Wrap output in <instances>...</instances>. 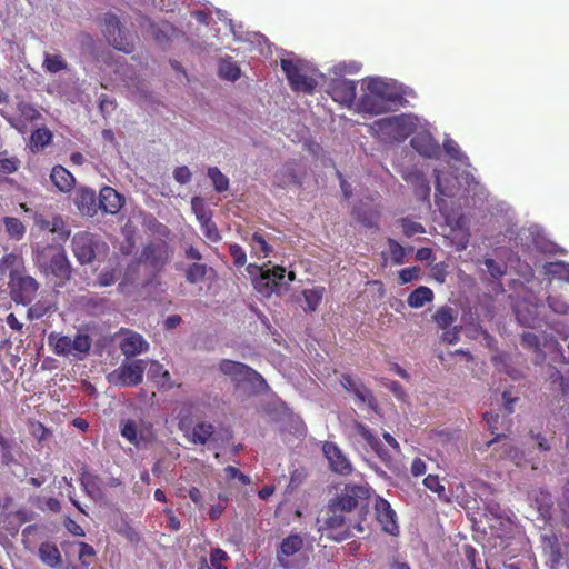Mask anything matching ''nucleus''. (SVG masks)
Here are the masks:
<instances>
[{
  "instance_id": "obj_40",
  "label": "nucleus",
  "mask_w": 569,
  "mask_h": 569,
  "mask_svg": "<svg viewBox=\"0 0 569 569\" xmlns=\"http://www.w3.org/2000/svg\"><path fill=\"white\" fill-rule=\"evenodd\" d=\"M6 232L12 239L20 240L26 233V227L20 219L14 217H6L3 219Z\"/></svg>"
},
{
  "instance_id": "obj_15",
  "label": "nucleus",
  "mask_w": 569,
  "mask_h": 569,
  "mask_svg": "<svg viewBox=\"0 0 569 569\" xmlns=\"http://www.w3.org/2000/svg\"><path fill=\"white\" fill-rule=\"evenodd\" d=\"M322 451L325 457L328 459L330 468L333 472L341 476L351 475L353 468L350 460L345 456V453L335 442H325Z\"/></svg>"
},
{
  "instance_id": "obj_55",
  "label": "nucleus",
  "mask_w": 569,
  "mask_h": 569,
  "mask_svg": "<svg viewBox=\"0 0 569 569\" xmlns=\"http://www.w3.org/2000/svg\"><path fill=\"white\" fill-rule=\"evenodd\" d=\"M154 367H157V369L161 371L159 379L157 380L158 386L168 390L174 388L176 383L171 381L169 371L164 370L163 367L158 362L154 363Z\"/></svg>"
},
{
  "instance_id": "obj_3",
  "label": "nucleus",
  "mask_w": 569,
  "mask_h": 569,
  "mask_svg": "<svg viewBox=\"0 0 569 569\" xmlns=\"http://www.w3.org/2000/svg\"><path fill=\"white\" fill-rule=\"evenodd\" d=\"M321 522L320 530L326 531L327 537L335 541H343L352 536V531L363 532L361 519H352L332 499L329 501L325 516L318 520Z\"/></svg>"
},
{
  "instance_id": "obj_52",
  "label": "nucleus",
  "mask_w": 569,
  "mask_h": 569,
  "mask_svg": "<svg viewBox=\"0 0 569 569\" xmlns=\"http://www.w3.org/2000/svg\"><path fill=\"white\" fill-rule=\"evenodd\" d=\"M483 264L486 266L488 272L491 274L492 278L499 279L506 273V267L498 263L492 258H486L483 260Z\"/></svg>"
},
{
  "instance_id": "obj_13",
  "label": "nucleus",
  "mask_w": 569,
  "mask_h": 569,
  "mask_svg": "<svg viewBox=\"0 0 569 569\" xmlns=\"http://www.w3.org/2000/svg\"><path fill=\"white\" fill-rule=\"evenodd\" d=\"M178 427L192 445H206L208 441L214 440V426L210 422L200 421L192 427L190 421L183 418L180 419Z\"/></svg>"
},
{
  "instance_id": "obj_11",
  "label": "nucleus",
  "mask_w": 569,
  "mask_h": 569,
  "mask_svg": "<svg viewBox=\"0 0 569 569\" xmlns=\"http://www.w3.org/2000/svg\"><path fill=\"white\" fill-rule=\"evenodd\" d=\"M340 383L343 389L353 395V397L361 403H366L376 413L379 412V405L373 392L365 386L359 378H355L349 373H343L340 378Z\"/></svg>"
},
{
  "instance_id": "obj_27",
  "label": "nucleus",
  "mask_w": 569,
  "mask_h": 569,
  "mask_svg": "<svg viewBox=\"0 0 569 569\" xmlns=\"http://www.w3.org/2000/svg\"><path fill=\"white\" fill-rule=\"evenodd\" d=\"M368 90L375 92L389 106L390 103L397 102L401 99V94L392 86L380 79L370 80L368 83Z\"/></svg>"
},
{
  "instance_id": "obj_32",
  "label": "nucleus",
  "mask_w": 569,
  "mask_h": 569,
  "mask_svg": "<svg viewBox=\"0 0 569 569\" xmlns=\"http://www.w3.org/2000/svg\"><path fill=\"white\" fill-rule=\"evenodd\" d=\"M303 547V540L300 535L293 533L284 538L278 550V559L282 561V557H290L297 553Z\"/></svg>"
},
{
  "instance_id": "obj_56",
  "label": "nucleus",
  "mask_w": 569,
  "mask_h": 569,
  "mask_svg": "<svg viewBox=\"0 0 569 569\" xmlns=\"http://www.w3.org/2000/svg\"><path fill=\"white\" fill-rule=\"evenodd\" d=\"M443 147L447 154L453 160L462 161L463 158H466L465 153L460 150L458 143L455 142L453 140L446 141Z\"/></svg>"
},
{
  "instance_id": "obj_8",
  "label": "nucleus",
  "mask_w": 569,
  "mask_h": 569,
  "mask_svg": "<svg viewBox=\"0 0 569 569\" xmlns=\"http://www.w3.org/2000/svg\"><path fill=\"white\" fill-rule=\"evenodd\" d=\"M219 369L237 385L249 383L256 386L266 383L263 377L258 371L242 362L223 359L219 363Z\"/></svg>"
},
{
  "instance_id": "obj_2",
  "label": "nucleus",
  "mask_w": 569,
  "mask_h": 569,
  "mask_svg": "<svg viewBox=\"0 0 569 569\" xmlns=\"http://www.w3.org/2000/svg\"><path fill=\"white\" fill-rule=\"evenodd\" d=\"M33 261L41 273L52 278L57 287L64 286L71 278V263L60 246L47 244L38 248Z\"/></svg>"
},
{
  "instance_id": "obj_60",
  "label": "nucleus",
  "mask_w": 569,
  "mask_h": 569,
  "mask_svg": "<svg viewBox=\"0 0 569 569\" xmlns=\"http://www.w3.org/2000/svg\"><path fill=\"white\" fill-rule=\"evenodd\" d=\"M420 272L419 267H409L399 271V280L402 284L411 282L417 279Z\"/></svg>"
},
{
  "instance_id": "obj_24",
  "label": "nucleus",
  "mask_w": 569,
  "mask_h": 569,
  "mask_svg": "<svg viewBox=\"0 0 569 569\" xmlns=\"http://www.w3.org/2000/svg\"><path fill=\"white\" fill-rule=\"evenodd\" d=\"M19 117L16 122H11L14 128L23 132L29 123L39 121L41 113L29 102L20 101L17 106Z\"/></svg>"
},
{
  "instance_id": "obj_12",
  "label": "nucleus",
  "mask_w": 569,
  "mask_h": 569,
  "mask_svg": "<svg viewBox=\"0 0 569 569\" xmlns=\"http://www.w3.org/2000/svg\"><path fill=\"white\" fill-rule=\"evenodd\" d=\"M371 129L388 136L407 138L412 132V122L405 116H391L376 120Z\"/></svg>"
},
{
  "instance_id": "obj_48",
  "label": "nucleus",
  "mask_w": 569,
  "mask_h": 569,
  "mask_svg": "<svg viewBox=\"0 0 569 569\" xmlns=\"http://www.w3.org/2000/svg\"><path fill=\"white\" fill-rule=\"evenodd\" d=\"M1 463L10 467L16 462L12 453V442L0 433Z\"/></svg>"
},
{
  "instance_id": "obj_36",
  "label": "nucleus",
  "mask_w": 569,
  "mask_h": 569,
  "mask_svg": "<svg viewBox=\"0 0 569 569\" xmlns=\"http://www.w3.org/2000/svg\"><path fill=\"white\" fill-rule=\"evenodd\" d=\"M432 299L433 291L429 287L420 286L408 296L407 302L411 308H421Z\"/></svg>"
},
{
  "instance_id": "obj_29",
  "label": "nucleus",
  "mask_w": 569,
  "mask_h": 569,
  "mask_svg": "<svg viewBox=\"0 0 569 569\" xmlns=\"http://www.w3.org/2000/svg\"><path fill=\"white\" fill-rule=\"evenodd\" d=\"M515 313L518 322L527 328H535L538 323V312L536 306L518 303L515 307Z\"/></svg>"
},
{
  "instance_id": "obj_51",
  "label": "nucleus",
  "mask_w": 569,
  "mask_h": 569,
  "mask_svg": "<svg viewBox=\"0 0 569 569\" xmlns=\"http://www.w3.org/2000/svg\"><path fill=\"white\" fill-rule=\"evenodd\" d=\"M229 253L233 260V264L238 268H241L247 262V254L242 247L238 243H232L229 246Z\"/></svg>"
},
{
  "instance_id": "obj_37",
  "label": "nucleus",
  "mask_w": 569,
  "mask_h": 569,
  "mask_svg": "<svg viewBox=\"0 0 569 569\" xmlns=\"http://www.w3.org/2000/svg\"><path fill=\"white\" fill-rule=\"evenodd\" d=\"M432 319L440 329L446 330L453 325L457 313L451 307L442 306L433 313Z\"/></svg>"
},
{
  "instance_id": "obj_7",
  "label": "nucleus",
  "mask_w": 569,
  "mask_h": 569,
  "mask_svg": "<svg viewBox=\"0 0 569 569\" xmlns=\"http://www.w3.org/2000/svg\"><path fill=\"white\" fill-rule=\"evenodd\" d=\"M173 250L170 244L164 240H159L142 248L139 261L159 273L170 262Z\"/></svg>"
},
{
  "instance_id": "obj_49",
  "label": "nucleus",
  "mask_w": 569,
  "mask_h": 569,
  "mask_svg": "<svg viewBox=\"0 0 569 569\" xmlns=\"http://www.w3.org/2000/svg\"><path fill=\"white\" fill-rule=\"evenodd\" d=\"M229 559L228 553L220 549L214 548L210 551V569H227L224 562Z\"/></svg>"
},
{
  "instance_id": "obj_21",
  "label": "nucleus",
  "mask_w": 569,
  "mask_h": 569,
  "mask_svg": "<svg viewBox=\"0 0 569 569\" xmlns=\"http://www.w3.org/2000/svg\"><path fill=\"white\" fill-rule=\"evenodd\" d=\"M0 272L8 277V280L26 273L23 258L17 253H7L0 259Z\"/></svg>"
},
{
  "instance_id": "obj_53",
  "label": "nucleus",
  "mask_w": 569,
  "mask_h": 569,
  "mask_svg": "<svg viewBox=\"0 0 569 569\" xmlns=\"http://www.w3.org/2000/svg\"><path fill=\"white\" fill-rule=\"evenodd\" d=\"M268 276H271L281 291L287 290V283L284 282L286 269L281 266H276L272 269H268L264 271Z\"/></svg>"
},
{
  "instance_id": "obj_5",
  "label": "nucleus",
  "mask_w": 569,
  "mask_h": 569,
  "mask_svg": "<svg viewBox=\"0 0 569 569\" xmlns=\"http://www.w3.org/2000/svg\"><path fill=\"white\" fill-rule=\"evenodd\" d=\"M48 343L57 356L76 355L82 359L91 348V338L86 333H77L74 339L51 332L48 337Z\"/></svg>"
},
{
  "instance_id": "obj_33",
  "label": "nucleus",
  "mask_w": 569,
  "mask_h": 569,
  "mask_svg": "<svg viewBox=\"0 0 569 569\" xmlns=\"http://www.w3.org/2000/svg\"><path fill=\"white\" fill-rule=\"evenodd\" d=\"M412 148L418 151L421 156L431 158L435 156L437 146L433 139L427 134H418L410 141Z\"/></svg>"
},
{
  "instance_id": "obj_6",
  "label": "nucleus",
  "mask_w": 569,
  "mask_h": 569,
  "mask_svg": "<svg viewBox=\"0 0 569 569\" xmlns=\"http://www.w3.org/2000/svg\"><path fill=\"white\" fill-rule=\"evenodd\" d=\"M280 64L293 91L311 94L316 90L317 81L306 73L301 61L281 59Z\"/></svg>"
},
{
  "instance_id": "obj_41",
  "label": "nucleus",
  "mask_w": 569,
  "mask_h": 569,
  "mask_svg": "<svg viewBox=\"0 0 569 569\" xmlns=\"http://www.w3.org/2000/svg\"><path fill=\"white\" fill-rule=\"evenodd\" d=\"M42 67L49 73H58L66 70L68 64L62 56L46 53Z\"/></svg>"
},
{
  "instance_id": "obj_38",
  "label": "nucleus",
  "mask_w": 569,
  "mask_h": 569,
  "mask_svg": "<svg viewBox=\"0 0 569 569\" xmlns=\"http://www.w3.org/2000/svg\"><path fill=\"white\" fill-rule=\"evenodd\" d=\"M250 246L252 248L253 253L258 258H267L272 252V247L267 242L263 234L259 231H256L252 234Z\"/></svg>"
},
{
  "instance_id": "obj_16",
  "label": "nucleus",
  "mask_w": 569,
  "mask_h": 569,
  "mask_svg": "<svg viewBox=\"0 0 569 569\" xmlns=\"http://www.w3.org/2000/svg\"><path fill=\"white\" fill-rule=\"evenodd\" d=\"M357 84L353 80L333 79L328 89L330 97L340 104L351 106L356 99Z\"/></svg>"
},
{
  "instance_id": "obj_25",
  "label": "nucleus",
  "mask_w": 569,
  "mask_h": 569,
  "mask_svg": "<svg viewBox=\"0 0 569 569\" xmlns=\"http://www.w3.org/2000/svg\"><path fill=\"white\" fill-rule=\"evenodd\" d=\"M50 180L53 186L61 192H70L76 184V178L73 174L60 164L52 168Z\"/></svg>"
},
{
  "instance_id": "obj_63",
  "label": "nucleus",
  "mask_w": 569,
  "mask_h": 569,
  "mask_svg": "<svg viewBox=\"0 0 569 569\" xmlns=\"http://www.w3.org/2000/svg\"><path fill=\"white\" fill-rule=\"evenodd\" d=\"M166 517H167V527L170 531H178L180 530V520L178 519V517L174 515V512L172 511V509L170 508H167L163 510Z\"/></svg>"
},
{
  "instance_id": "obj_14",
  "label": "nucleus",
  "mask_w": 569,
  "mask_h": 569,
  "mask_svg": "<svg viewBox=\"0 0 569 569\" xmlns=\"http://www.w3.org/2000/svg\"><path fill=\"white\" fill-rule=\"evenodd\" d=\"M72 252L79 263L87 264L96 258L93 236L89 232H78L72 238Z\"/></svg>"
},
{
  "instance_id": "obj_59",
  "label": "nucleus",
  "mask_w": 569,
  "mask_h": 569,
  "mask_svg": "<svg viewBox=\"0 0 569 569\" xmlns=\"http://www.w3.org/2000/svg\"><path fill=\"white\" fill-rule=\"evenodd\" d=\"M423 485L431 490L432 492L438 493L439 496L445 492V486L440 483L438 476L428 475L423 479Z\"/></svg>"
},
{
  "instance_id": "obj_4",
  "label": "nucleus",
  "mask_w": 569,
  "mask_h": 569,
  "mask_svg": "<svg viewBox=\"0 0 569 569\" xmlns=\"http://www.w3.org/2000/svg\"><path fill=\"white\" fill-rule=\"evenodd\" d=\"M373 490L366 485L347 483L341 492L337 495L332 500L337 502L340 508L348 512L350 516L357 515L356 519H361V522L366 520L369 511V500Z\"/></svg>"
},
{
  "instance_id": "obj_42",
  "label": "nucleus",
  "mask_w": 569,
  "mask_h": 569,
  "mask_svg": "<svg viewBox=\"0 0 569 569\" xmlns=\"http://www.w3.org/2000/svg\"><path fill=\"white\" fill-rule=\"evenodd\" d=\"M208 177L212 181L213 188L217 192L221 193L229 189V179L220 171L219 168H208Z\"/></svg>"
},
{
  "instance_id": "obj_45",
  "label": "nucleus",
  "mask_w": 569,
  "mask_h": 569,
  "mask_svg": "<svg viewBox=\"0 0 569 569\" xmlns=\"http://www.w3.org/2000/svg\"><path fill=\"white\" fill-rule=\"evenodd\" d=\"M397 222L401 226L402 232L407 238L426 232L425 227L420 222H416L408 217L400 218Z\"/></svg>"
},
{
  "instance_id": "obj_35",
  "label": "nucleus",
  "mask_w": 569,
  "mask_h": 569,
  "mask_svg": "<svg viewBox=\"0 0 569 569\" xmlns=\"http://www.w3.org/2000/svg\"><path fill=\"white\" fill-rule=\"evenodd\" d=\"M53 134L48 128H39L30 136V149L33 152L43 150L52 142Z\"/></svg>"
},
{
  "instance_id": "obj_44",
  "label": "nucleus",
  "mask_w": 569,
  "mask_h": 569,
  "mask_svg": "<svg viewBox=\"0 0 569 569\" xmlns=\"http://www.w3.org/2000/svg\"><path fill=\"white\" fill-rule=\"evenodd\" d=\"M208 267L202 263H192L186 270V280L189 283L202 281L207 276Z\"/></svg>"
},
{
  "instance_id": "obj_1",
  "label": "nucleus",
  "mask_w": 569,
  "mask_h": 569,
  "mask_svg": "<svg viewBox=\"0 0 569 569\" xmlns=\"http://www.w3.org/2000/svg\"><path fill=\"white\" fill-rule=\"evenodd\" d=\"M40 289L39 281L27 272L8 280V290L16 305L29 306L27 317L38 320L53 309V305L46 299H39L33 305Z\"/></svg>"
},
{
  "instance_id": "obj_9",
  "label": "nucleus",
  "mask_w": 569,
  "mask_h": 569,
  "mask_svg": "<svg viewBox=\"0 0 569 569\" xmlns=\"http://www.w3.org/2000/svg\"><path fill=\"white\" fill-rule=\"evenodd\" d=\"M144 370L146 365L141 359L122 363L108 376V381L114 386L134 387L142 382Z\"/></svg>"
},
{
  "instance_id": "obj_26",
  "label": "nucleus",
  "mask_w": 569,
  "mask_h": 569,
  "mask_svg": "<svg viewBox=\"0 0 569 569\" xmlns=\"http://www.w3.org/2000/svg\"><path fill=\"white\" fill-rule=\"evenodd\" d=\"M360 109L370 114H381L390 110V106L375 92L365 93L359 101Z\"/></svg>"
},
{
  "instance_id": "obj_17",
  "label": "nucleus",
  "mask_w": 569,
  "mask_h": 569,
  "mask_svg": "<svg viewBox=\"0 0 569 569\" xmlns=\"http://www.w3.org/2000/svg\"><path fill=\"white\" fill-rule=\"evenodd\" d=\"M483 420L486 421L491 435L495 436L491 440L485 443L486 448H490L502 438H506V433L511 430L512 420L510 418H500L498 413L485 412Z\"/></svg>"
},
{
  "instance_id": "obj_23",
  "label": "nucleus",
  "mask_w": 569,
  "mask_h": 569,
  "mask_svg": "<svg viewBox=\"0 0 569 569\" xmlns=\"http://www.w3.org/2000/svg\"><path fill=\"white\" fill-rule=\"evenodd\" d=\"M76 204L83 216L93 217L99 209L96 192L88 188H80L77 192Z\"/></svg>"
},
{
  "instance_id": "obj_20",
  "label": "nucleus",
  "mask_w": 569,
  "mask_h": 569,
  "mask_svg": "<svg viewBox=\"0 0 569 569\" xmlns=\"http://www.w3.org/2000/svg\"><path fill=\"white\" fill-rule=\"evenodd\" d=\"M124 204V198L113 188L106 186L99 193V208L110 214L118 213Z\"/></svg>"
},
{
  "instance_id": "obj_50",
  "label": "nucleus",
  "mask_w": 569,
  "mask_h": 569,
  "mask_svg": "<svg viewBox=\"0 0 569 569\" xmlns=\"http://www.w3.org/2000/svg\"><path fill=\"white\" fill-rule=\"evenodd\" d=\"M548 273L561 280L569 281V264L563 261L550 263Z\"/></svg>"
},
{
  "instance_id": "obj_64",
  "label": "nucleus",
  "mask_w": 569,
  "mask_h": 569,
  "mask_svg": "<svg viewBox=\"0 0 569 569\" xmlns=\"http://www.w3.org/2000/svg\"><path fill=\"white\" fill-rule=\"evenodd\" d=\"M460 337V329L458 327H453L452 329H446L441 336L442 341L453 345L457 343Z\"/></svg>"
},
{
  "instance_id": "obj_31",
  "label": "nucleus",
  "mask_w": 569,
  "mask_h": 569,
  "mask_svg": "<svg viewBox=\"0 0 569 569\" xmlns=\"http://www.w3.org/2000/svg\"><path fill=\"white\" fill-rule=\"evenodd\" d=\"M326 289L325 287H315L302 290L303 298L302 309L305 312H315L321 303Z\"/></svg>"
},
{
  "instance_id": "obj_18",
  "label": "nucleus",
  "mask_w": 569,
  "mask_h": 569,
  "mask_svg": "<svg viewBox=\"0 0 569 569\" xmlns=\"http://www.w3.org/2000/svg\"><path fill=\"white\" fill-rule=\"evenodd\" d=\"M108 39L112 41L114 49L130 53L133 50V46L128 41L127 37L122 34L120 29V21L117 16L109 14L106 18Z\"/></svg>"
},
{
  "instance_id": "obj_46",
  "label": "nucleus",
  "mask_w": 569,
  "mask_h": 569,
  "mask_svg": "<svg viewBox=\"0 0 569 569\" xmlns=\"http://www.w3.org/2000/svg\"><path fill=\"white\" fill-rule=\"evenodd\" d=\"M389 247L390 259L393 264L400 266L405 263L406 249L395 239L387 240Z\"/></svg>"
},
{
  "instance_id": "obj_62",
  "label": "nucleus",
  "mask_w": 569,
  "mask_h": 569,
  "mask_svg": "<svg viewBox=\"0 0 569 569\" xmlns=\"http://www.w3.org/2000/svg\"><path fill=\"white\" fill-rule=\"evenodd\" d=\"M173 178L177 182L186 184L191 180V172L188 167H177L173 171Z\"/></svg>"
},
{
  "instance_id": "obj_30",
  "label": "nucleus",
  "mask_w": 569,
  "mask_h": 569,
  "mask_svg": "<svg viewBox=\"0 0 569 569\" xmlns=\"http://www.w3.org/2000/svg\"><path fill=\"white\" fill-rule=\"evenodd\" d=\"M252 282L254 289L267 298L271 297L272 293H282L279 284H277L274 279L271 276H268L264 271H261L259 277H256Z\"/></svg>"
},
{
  "instance_id": "obj_61",
  "label": "nucleus",
  "mask_w": 569,
  "mask_h": 569,
  "mask_svg": "<svg viewBox=\"0 0 569 569\" xmlns=\"http://www.w3.org/2000/svg\"><path fill=\"white\" fill-rule=\"evenodd\" d=\"M116 281V270L114 269H103L98 276L97 282L100 287H108L114 283Z\"/></svg>"
},
{
  "instance_id": "obj_39",
  "label": "nucleus",
  "mask_w": 569,
  "mask_h": 569,
  "mask_svg": "<svg viewBox=\"0 0 569 569\" xmlns=\"http://www.w3.org/2000/svg\"><path fill=\"white\" fill-rule=\"evenodd\" d=\"M241 71L239 66L232 61L231 58L223 59L219 64V77L229 80L236 81L240 78Z\"/></svg>"
},
{
  "instance_id": "obj_34",
  "label": "nucleus",
  "mask_w": 569,
  "mask_h": 569,
  "mask_svg": "<svg viewBox=\"0 0 569 569\" xmlns=\"http://www.w3.org/2000/svg\"><path fill=\"white\" fill-rule=\"evenodd\" d=\"M353 216L366 228H378L380 213L378 210L358 206L353 209Z\"/></svg>"
},
{
  "instance_id": "obj_58",
  "label": "nucleus",
  "mask_w": 569,
  "mask_h": 569,
  "mask_svg": "<svg viewBox=\"0 0 569 569\" xmlns=\"http://www.w3.org/2000/svg\"><path fill=\"white\" fill-rule=\"evenodd\" d=\"M20 164V161L12 157V158H1L0 159V172L10 174L18 170Z\"/></svg>"
},
{
  "instance_id": "obj_19",
  "label": "nucleus",
  "mask_w": 569,
  "mask_h": 569,
  "mask_svg": "<svg viewBox=\"0 0 569 569\" xmlns=\"http://www.w3.org/2000/svg\"><path fill=\"white\" fill-rule=\"evenodd\" d=\"M375 511L377 520L386 532L395 533L398 530L396 512L386 499L381 497L376 498Z\"/></svg>"
},
{
  "instance_id": "obj_22",
  "label": "nucleus",
  "mask_w": 569,
  "mask_h": 569,
  "mask_svg": "<svg viewBox=\"0 0 569 569\" xmlns=\"http://www.w3.org/2000/svg\"><path fill=\"white\" fill-rule=\"evenodd\" d=\"M149 343L140 333L130 331L120 342V350L127 357H134L147 351Z\"/></svg>"
},
{
  "instance_id": "obj_47",
  "label": "nucleus",
  "mask_w": 569,
  "mask_h": 569,
  "mask_svg": "<svg viewBox=\"0 0 569 569\" xmlns=\"http://www.w3.org/2000/svg\"><path fill=\"white\" fill-rule=\"evenodd\" d=\"M121 436L130 443L138 446L140 443L138 437V426L134 420H127L121 426Z\"/></svg>"
},
{
  "instance_id": "obj_43",
  "label": "nucleus",
  "mask_w": 569,
  "mask_h": 569,
  "mask_svg": "<svg viewBox=\"0 0 569 569\" xmlns=\"http://www.w3.org/2000/svg\"><path fill=\"white\" fill-rule=\"evenodd\" d=\"M548 559H549L550 567L552 569L557 568L563 559V555L561 551L559 540L555 535L551 538H549Z\"/></svg>"
},
{
  "instance_id": "obj_28",
  "label": "nucleus",
  "mask_w": 569,
  "mask_h": 569,
  "mask_svg": "<svg viewBox=\"0 0 569 569\" xmlns=\"http://www.w3.org/2000/svg\"><path fill=\"white\" fill-rule=\"evenodd\" d=\"M39 557L43 563L51 568H60L62 558L58 547L52 542H43L39 547Z\"/></svg>"
},
{
  "instance_id": "obj_54",
  "label": "nucleus",
  "mask_w": 569,
  "mask_h": 569,
  "mask_svg": "<svg viewBox=\"0 0 569 569\" xmlns=\"http://www.w3.org/2000/svg\"><path fill=\"white\" fill-rule=\"evenodd\" d=\"M521 343L523 347H526L532 351L540 350V338L536 333L523 332L521 335Z\"/></svg>"
},
{
  "instance_id": "obj_10",
  "label": "nucleus",
  "mask_w": 569,
  "mask_h": 569,
  "mask_svg": "<svg viewBox=\"0 0 569 569\" xmlns=\"http://www.w3.org/2000/svg\"><path fill=\"white\" fill-rule=\"evenodd\" d=\"M352 428L389 470L397 469V462L393 456L385 448L379 437L376 436L368 426L360 421H353Z\"/></svg>"
},
{
  "instance_id": "obj_57",
  "label": "nucleus",
  "mask_w": 569,
  "mask_h": 569,
  "mask_svg": "<svg viewBox=\"0 0 569 569\" xmlns=\"http://www.w3.org/2000/svg\"><path fill=\"white\" fill-rule=\"evenodd\" d=\"M201 230L207 239L212 242H218L221 240V234L217 228V224L213 221L207 222L201 227Z\"/></svg>"
}]
</instances>
